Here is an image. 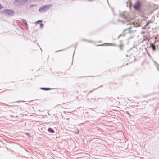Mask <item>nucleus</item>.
<instances>
[{
  "label": "nucleus",
  "instance_id": "nucleus-18",
  "mask_svg": "<svg viewBox=\"0 0 159 159\" xmlns=\"http://www.w3.org/2000/svg\"><path fill=\"white\" fill-rule=\"evenodd\" d=\"M152 22V21H149L148 23H147V24L146 25H148L149 23H151Z\"/></svg>",
  "mask_w": 159,
  "mask_h": 159
},
{
  "label": "nucleus",
  "instance_id": "nucleus-11",
  "mask_svg": "<svg viewBox=\"0 0 159 159\" xmlns=\"http://www.w3.org/2000/svg\"><path fill=\"white\" fill-rule=\"evenodd\" d=\"M21 21L25 25H27V24L26 23V21L25 19H22Z\"/></svg>",
  "mask_w": 159,
  "mask_h": 159
},
{
  "label": "nucleus",
  "instance_id": "nucleus-22",
  "mask_svg": "<svg viewBox=\"0 0 159 159\" xmlns=\"http://www.w3.org/2000/svg\"><path fill=\"white\" fill-rule=\"evenodd\" d=\"M101 45L103 46V44H102V45Z\"/></svg>",
  "mask_w": 159,
  "mask_h": 159
},
{
  "label": "nucleus",
  "instance_id": "nucleus-23",
  "mask_svg": "<svg viewBox=\"0 0 159 159\" xmlns=\"http://www.w3.org/2000/svg\"><path fill=\"white\" fill-rule=\"evenodd\" d=\"M144 28V27H142V29H143Z\"/></svg>",
  "mask_w": 159,
  "mask_h": 159
},
{
  "label": "nucleus",
  "instance_id": "nucleus-14",
  "mask_svg": "<svg viewBox=\"0 0 159 159\" xmlns=\"http://www.w3.org/2000/svg\"><path fill=\"white\" fill-rule=\"evenodd\" d=\"M35 5H33V4H31L30 5V7L31 8L32 7H33L34 6H35Z\"/></svg>",
  "mask_w": 159,
  "mask_h": 159
},
{
  "label": "nucleus",
  "instance_id": "nucleus-26",
  "mask_svg": "<svg viewBox=\"0 0 159 159\" xmlns=\"http://www.w3.org/2000/svg\"><path fill=\"white\" fill-rule=\"evenodd\" d=\"M102 86H100V87H101Z\"/></svg>",
  "mask_w": 159,
  "mask_h": 159
},
{
  "label": "nucleus",
  "instance_id": "nucleus-2",
  "mask_svg": "<svg viewBox=\"0 0 159 159\" xmlns=\"http://www.w3.org/2000/svg\"><path fill=\"white\" fill-rule=\"evenodd\" d=\"M28 0H15L14 4L17 7H20L24 5L28 1Z\"/></svg>",
  "mask_w": 159,
  "mask_h": 159
},
{
  "label": "nucleus",
  "instance_id": "nucleus-24",
  "mask_svg": "<svg viewBox=\"0 0 159 159\" xmlns=\"http://www.w3.org/2000/svg\"><path fill=\"white\" fill-rule=\"evenodd\" d=\"M110 44V45H111V44L110 43V44Z\"/></svg>",
  "mask_w": 159,
  "mask_h": 159
},
{
  "label": "nucleus",
  "instance_id": "nucleus-13",
  "mask_svg": "<svg viewBox=\"0 0 159 159\" xmlns=\"http://www.w3.org/2000/svg\"><path fill=\"white\" fill-rule=\"evenodd\" d=\"M121 36H125V34H121L118 36V38H119Z\"/></svg>",
  "mask_w": 159,
  "mask_h": 159
},
{
  "label": "nucleus",
  "instance_id": "nucleus-16",
  "mask_svg": "<svg viewBox=\"0 0 159 159\" xmlns=\"http://www.w3.org/2000/svg\"><path fill=\"white\" fill-rule=\"evenodd\" d=\"M84 41H87L88 42H89V43H91V42H92L90 41V40H85V39H84Z\"/></svg>",
  "mask_w": 159,
  "mask_h": 159
},
{
  "label": "nucleus",
  "instance_id": "nucleus-3",
  "mask_svg": "<svg viewBox=\"0 0 159 159\" xmlns=\"http://www.w3.org/2000/svg\"><path fill=\"white\" fill-rule=\"evenodd\" d=\"M52 6L51 4L43 5L39 9V11L40 13L44 12L46 10L48 9L49 7H52Z\"/></svg>",
  "mask_w": 159,
  "mask_h": 159
},
{
  "label": "nucleus",
  "instance_id": "nucleus-12",
  "mask_svg": "<svg viewBox=\"0 0 159 159\" xmlns=\"http://www.w3.org/2000/svg\"><path fill=\"white\" fill-rule=\"evenodd\" d=\"M44 26V24L43 23H41L40 25V28H42Z\"/></svg>",
  "mask_w": 159,
  "mask_h": 159
},
{
  "label": "nucleus",
  "instance_id": "nucleus-20",
  "mask_svg": "<svg viewBox=\"0 0 159 159\" xmlns=\"http://www.w3.org/2000/svg\"><path fill=\"white\" fill-rule=\"evenodd\" d=\"M76 133H78L79 132V131L78 130H77V131L76 132Z\"/></svg>",
  "mask_w": 159,
  "mask_h": 159
},
{
  "label": "nucleus",
  "instance_id": "nucleus-17",
  "mask_svg": "<svg viewBox=\"0 0 159 159\" xmlns=\"http://www.w3.org/2000/svg\"><path fill=\"white\" fill-rule=\"evenodd\" d=\"M2 7V6L0 4V10H1Z\"/></svg>",
  "mask_w": 159,
  "mask_h": 159
},
{
  "label": "nucleus",
  "instance_id": "nucleus-5",
  "mask_svg": "<svg viewBox=\"0 0 159 159\" xmlns=\"http://www.w3.org/2000/svg\"><path fill=\"white\" fill-rule=\"evenodd\" d=\"M141 2L140 1H138L133 6L135 10H139L140 9L141 7Z\"/></svg>",
  "mask_w": 159,
  "mask_h": 159
},
{
  "label": "nucleus",
  "instance_id": "nucleus-6",
  "mask_svg": "<svg viewBox=\"0 0 159 159\" xmlns=\"http://www.w3.org/2000/svg\"><path fill=\"white\" fill-rule=\"evenodd\" d=\"M129 24L130 25V26H133L135 27H138L140 26L139 22V21L134 22L133 23H129Z\"/></svg>",
  "mask_w": 159,
  "mask_h": 159
},
{
  "label": "nucleus",
  "instance_id": "nucleus-7",
  "mask_svg": "<svg viewBox=\"0 0 159 159\" xmlns=\"http://www.w3.org/2000/svg\"><path fill=\"white\" fill-rule=\"evenodd\" d=\"M131 28V27H129V28H128L127 29H124V32H125L126 30H128V33H133V31L132 30H130Z\"/></svg>",
  "mask_w": 159,
  "mask_h": 159
},
{
  "label": "nucleus",
  "instance_id": "nucleus-4",
  "mask_svg": "<svg viewBox=\"0 0 159 159\" xmlns=\"http://www.w3.org/2000/svg\"><path fill=\"white\" fill-rule=\"evenodd\" d=\"M120 15L124 19V20H118V21L121 22L123 24L124 23V22H129L131 20V18L128 17L127 16H125V15L122 14H120Z\"/></svg>",
  "mask_w": 159,
  "mask_h": 159
},
{
  "label": "nucleus",
  "instance_id": "nucleus-15",
  "mask_svg": "<svg viewBox=\"0 0 159 159\" xmlns=\"http://www.w3.org/2000/svg\"><path fill=\"white\" fill-rule=\"evenodd\" d=\"M42 21L41 20H39L37 21L36 23H39V22H42Z\"/></svg>",
  "mask_w": 159,
  "mask_h": 159
},
{
  "label": "nucleus",
  "instance_id": "nucleus-10",
  "mask_svg": "<svg viewBox=\"0 0 159 159\" xmlns=\"http://www.w3.org/2000/svg\"><path fill=\"white\" fill-rule=\"evenodd\" d=\"M48 132L51 133H54V131L51 128H49L48 129Z\"/></svg>",
  "mask_w": 159,
  "mask_h": 159
},
{
  "label": "nucleus",
  "instance_id": "nucleus-1",
  "mask_svg": "<svg viewBox=\"0 0 159 159\" xmlns=\"http://www.w3.org/2000/svg\"><path fill=\"white\" fill-rule=\"evenodd\" d=\"M0 13L2 14H4L6 16H12L15 14V12L12 10L5 9L0 11Z\"/></svg>",
  "mask_w": 159,
  "mask_h": 159
},
{
  "label": "nucleus",
  "instance_id": "nucleus-25",
  "mask_svg": "<svg viewBox=\"0 0 159 159\" xmlns=\"http://www.w3.org/2000/svg\"><path fill=\"white\" fill-rule=\"evenodd\" d=\"M97 89V88H96V89ZM95 89H94V90H95Z\"/></svg>",
  "mask_w": 159,
  "mask_h": 159
},
{
  "label": "nucleus",
  "instance_id": "nucleus-19",
  "mask_svg": "<svg viewBox=\"0 0 159 159\" xmlns=\"http://www.w3.org/2000/svg\"><path fill=\"white\" fill-rule=\"evenodd\" d=\"M127 114H128L130 116V114H129V112H128V111H126V112Z\"/></svg>",
  "mask_w": 159,
  "mask_h": 159
},
{
  "label": "nucleus",
  "instance_id": "nucleus-21",
  "mask_svg": "<svg viewBox=\"0 0 159 159\" xmlns=\"http://www.w3.org/2000/svg\"><path fill=\"white\" fill-rule=\"evenodd\" d=\"M62 50H58V51H56L55 52H57L60 51H62Z\"/></svg>",
  "mask_w": 159,
  "mask_h": 159
},
{
  "label": "nucleus",
  "instance_id": "nucleus-9",
  "mask_svg": "<svg viewBox=\"0 0 159 159\" xmlns=\"http://www.w3.org/2000/svg\"><path fill=\"white\" fill-rule=\"evenodd\" d=\"M40 89L42 90H49L51 89L49 88H44V87H42L40 88Z\"/></svg>",
  "mask_w": 159,
  "mask_h": 159
},
{
  "label": "nucleus",
  "instance_id": "nucleus-8",
  "mask_svg": "<svg viewBox=\"0 0 159 159\" xmlns=\"http://www.w3.org/2000/svg\"><path fill=\"white\" fill-rule=\"evenodd\" d=\"M150 47L152 48L153 51H155L156 49V48L153 43H151L150 44Z\"/></svg>",
  "mask_w": 159,
  "mask_h": 159
}]
</instances>
